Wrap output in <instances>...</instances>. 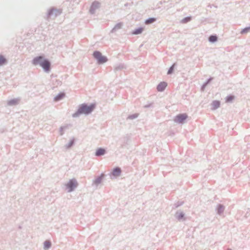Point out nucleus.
<instances>
[{"instance_id":"f257e3e1","label":"nucleus","mask_w":250,"mask_h":250,"mask_svg":"<svg viewBox=\"0 0 250 250\" xmlns=\"http://www.w3.org/2000/svg\"><path fill=\"white\" fill-rule=\"evenodd\" d=\"M95 104H92L90 105H87L85 104L81 105L78 111L73 114V117L78 116L80 114H88L90 113L95 108Z\"/></svg>"},{"instance_id":"f03ea898","label":"nucleus","mask_w":250,"mask_h":250,"mask_svg":"<svg viewBox=\"0 0 250 250\" xmlns=\"http://www.w3.org/2000/svg\"><path fill=\"white\" fill-rule=\"evenodd\" d=\"M33 63L35 65L39 63L45 71H49L50 66L49 62L43 59L41 56L35 58L33 60Z\"/></svg>"},{"instance_id":"7ed1b4c3","label":"nucleus","mask_w":250,"mask_h":250,"mask_svg":"<svg viewBox=\"0 0 250 250\" xmlns=\"http://www.w3.org/2000/svg\"><path fill=\"white\" fill-rule=\"evenodd\" d=\"M94 57L98 61L99 63H102L107 61V59L105 57L102 55V54L98 51H95L93 53Z\"/></svg>"},{"instance_id":"20e7f679","label":"nucleus","mask_w":250,"mask_h":250,"mask_svg":"<svg viewBox=\"0 0 250 250\" xmlns=\"http://www.w3.org/2000/svg\"><path fill=\"white\" fill-rule=\"evenodd\" d=\"M77 183L75 180H71L66 185L67 188L68 189V191L70 192L72 191L74 188L77 186Z\"/></svg>"},{"instance_id":"39448f33","label":"nucleus","mask_w":250,"mask_h":250,"mask_svg":"<svg viewBox=\"0 0 250 250\" xmlns=\"http://www.w3.org/2000/svg\"><path fill=\"white\" fill-rule=\"evenodd\" d=\"M187 118V116L186 114H180L176 117L175 121L177 123H182Z\"/></svg>"},{"instance_id":"423d86ee","label":"nucleus","mask_w":250,"mask_h":250,"mask_svg":"<svg viewBox=\"0 0 250 250\" xmlns=\"http://www.w3.org/2000/svg\"><path fill=\"white\" fill-rule=\"evenodd\" d=\"M167 83L166 82H161L160 83L159 85L157 86V90L159 91H163L165 88L167 87Z\"/></svg>"},{"instance_id":"0eeeda50","label":"nucleus","mask_w":250,"mask_h":250,"mask_svg":"<svg viewBox=\"0 0 250 250\" xmlns=\"http://www.w3.org/2000/svg\"><path fill=\"white\" fill-rule=\"evenodd\" d=\"M121 173V169L119 167H116L113 170L112 174L114 176L116 177L119 176L120 175Z\"/></svg>"},{"instance_id":"6e6552de","label":"nucleus","mask_w":250,"mask_h":250,"mask_svg":"<svg viewBox=\"0 0 250 250\" xmlns=\"http://www.w3.org/2000/svg\"><path fill=\"white\" fill-rule=\"evenodd\" d=\"M104 153H105V150L103 148H100L97 150V151L96 152V156L103 155L104 154Z\"/></svg>"},{"instance_id":"1a4fd4ad","label":"nucleus","mask_w":250,"mask_h":250,"mask_svg":"<svg viewBox=\"0 0 250 250\" xmlns=\"http://www.w3.org/2000/svg\"><path fill=\"white\" fill-rule=\"evenodd\" d=\"M212 109H215L218 108L220 105V102L219 101H214L212 104Z\"/></svg>"},{"instance_id":"9d476101","label":"nucleus","mask_w":250,"mask_h":250,"mask_svg":"<svg viewBox=\"0 0 250 250\" xmlns=\"http://www.w3.org/2000/svg\"><path fill=\"white\" fill-rule=\"evenodd\" d=\"M144 30V28L142 27L139 28L138 29H136L135 31H134L132 33L133 34H139L141 33Z\"/></svg>"},{"instance_id":"9b49d317","label":"nucleus","mask_w":250,"mask_h":250,"mask_svg":"<svg viewBox=\"0 0 250 250\" xmlns=\"http://www.w3.org/2000/svg\"><path fill=\"white\" fill-rule=\"evenodd\" d=\"M156 21V19L155 18H149L146 21L145 23L146 24H150L153 23Z\"/></svg>"},{"instance_id":"f8f14e48","label":"nucleus","mask_w":250,"mask_h":250,"mask_svg":"<svg viewBox=\"0 0 250 250\" xmlns=\"http://www.w3.org/2000/svg\"><path fill=\"white\" fill-rule=\"evenodd\" d=\"M6 62V60L2 56L0 55V65L5 64Z\"/></svg>"},{"instance_id":"ddd939ff","label":"nucleus","mask_w":250,"mask_h":250,"mask_svg":"<svg viewBox=\"0 0 250 250\" xmlns=\"http://www.w3.org/2000/svg\"><path fill=\"white\" fill-rule=\"evenodd\" d=\"M217 37L216 36H211L209 38V41L210 42H215L217 41Z\"/></svg>"},{"instance_id":"4468645a","label":"nucleus","mask_w":250,"mask_h":250,"mask_svg":"<svg viewBox=\"0 0 250 250\" xmlns=\"http://www.w3.org/2000/svg\"><path fill=\"white\" fill-rule=\"evenodd\" d=\"M64 97V94L61 93L55 97V101H57L60 100V99H61L62 98Z\"/></svg>"},{"instance_id":"2eb2a0df","label":"nucleus","mask_w":250,"mask_h":250,"mask_svg":"<svg viewBox=\"0 0 250 250\" xmlns=\"http://www.w3.org/2000/svg\"><path fill=\"white\" fill-rule=\"evenodd\" d=\"M51 246V243L48 241H46L44 243V247L45 249H48Z\"/></svg>"},{"instance_id":"dca6fc26","label":"nucleus","mask_w":250,"mask_h":250,"mask_svg":"<svg viewBox=\"0 0 250 250\" xmlns=\"http://www.w3.org/2000/svg\"><path fill=\"white\" fill-rule=\"evenodd\" d=\"M250 31V27H246L243 29L241 31V34H245Z\"/></svg>"},{"instance_id":"f3484780","label":"nucleus","mask_w":250,"mask_h":250,"mask_svg":"<svg viewBox=\"0 0 250 250\" xmlns=\"http://www.w3.org/2000/svg\"><path fill=\"white\" fill-rule=\"evenodd\" d=\"M224 209V207L221 205H219L218 207V212L219 213H222Z\"/></svg>"},{"instance_id":"a211bd4d","label":"nucleus","mask_w":250,"mask_h":250,"mask_svg":"<svg viewBox=\"0 0 250 250\" xmlns=\"http://www.w3.org/2000/svg\"><path fill=\"white\" fill-rule=\"evenodd\" d=\"M191 20V18L190 17H187V18H185V19H184L182 21V22L184 23H187L188 22V21H190Z\"/></svg>"},{"instance_id":"6ab92c4d","label":"nucleus","mask_w":250,"mask_h":250,"mask_svg":"<svg viewBox=\"0 0 250 250\" xmlns=\"http://www.w3.org/2000/svg\"><path fill=\"white\" fill-rule=\"evenodd\" d=\"M104 176V175L102 174L101 175V176L95 181L96 183H97V184L101 182V181L102 180V179L103 178Z\"/></svg>"},{"instance_id":"aec40b11","label":"nucleus","mask_w":250,"mask_h":250,"mask_svg":"<svg viewBox=\"0 0 250 250\" xmlns=\"http://www.w3.org/2000/svg\"><path fill=\"white\" fill-rule=\"evenodd\" d=\"M233 99H234V97L232 96H230L228 97L227 98L226 101L227 102H229L231 101L232 100H233Z\"/></svg>"},{"instance_id":"412c9836","label":"nucleus","mask_w":250,"mask_h":250,"mask_svg":"<svg viewBox=\"0 0 250 250\" xmlns=\"http://www.w3.org/2000/svg\"><path fill=\"white\" fill-rule=\"evenodd\" d=\"M174 64L172 66L170 67L169 70L168 71V72H167L168 74H170L172 72V71L173 70V68H174Z\"/></svg>"},{"instance_id":"4be33fe9","label":"nucleus","mask_w":250,"mask_h":250,"mask_svg":"<svg viewBox=\"0 0 250 250\" xmlns=\"http://www.w3.org/2000/svg\"><path fill=\"white\" fill-rule=\"evenodd\" d=\"M17 103V100H12V101H11L9 102V104H16Z\"/></svg>"},{"instance_id":"5701e85b","label":"nucleus","mask_w":250,"mask_h":250,"mask_svg":"<svg viewBox=\"0 0 250 250\" xmlns=\"http://www.w3.org/2000/svg\"><path fill=\"white\" fill-rule=\"evenodd\" d=\"M183 216V214H181V217H182Z\"/></svg>"},{"instance_id":"b1692460","label":"nucleus","mask_w":250,"mask_h":250,"mask_svg":"<svg viewBox=\"0 0 250 250\" xmlns=\"http://www.w3.org/2000/svg\"><path fill=\"white\" fill-rule=\"evenodd\" d=\"M230 250V249H228V250Z\"/></svg>"}]
</instances>
